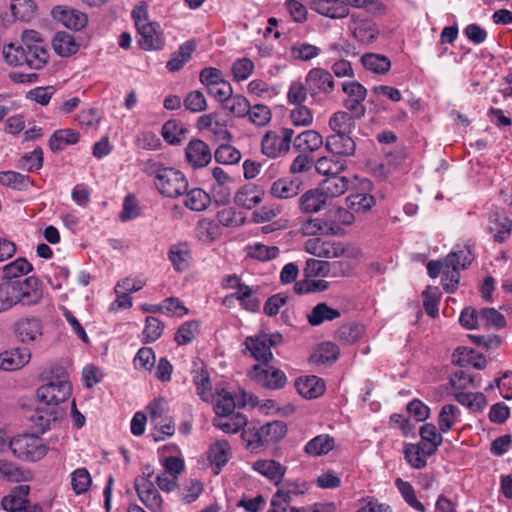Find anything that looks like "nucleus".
Listing matches in <instances>:
<instances>
[{"instance_id": "nucleus-18", "label": "nucleus", "mask_w": 512, "mask_h": 512, "mask_svg": "<svg viewBox=\"0 0 512 512\" xmlns=\"http://www.w3.org/2000/svg\"><path fill=\"white\" fill-rule=\"evenodd\" d=\"M294 131L290 129V143L293 148L303 154H309L317 150L322 144V136L314 130H305L293 138Z\"/></svg>"}, {"instance_id": "nucleus-32", "label": "nucleus", "mask_w": 512, "mask_h": 512, "mask_svg": "<svg viewBox=\"0 0 512 512\" xmlns=\"http://www.w3.org/2000/svg\"><path fill=\"white\" fill-rule=\"evenodd\" d=\"M347 168V161L340 157L324 156L317 160L315 169L319 174L328 177L339 175Z\"/></svg>"}, {"instance_id": "nucleus-27", "label": "nucleus", "mask_w": 512, "mask_h": 512, "mask_svg": "<svg viewBox=\"0 0 512 512\" xmlns=\"http://www.w3.org/2000/svg\"><path fill=\"white\" fill-rule=\"evenodd\" d=\"M312 9L318 14L332 19L345 18L349 14L347 5L340 0H314Z\"/></svg>"}, {"instance_id": "nucleus-16", "label": "nucleus", "mask_w": 512, "mask_h": 512, "mask_svg": "<svg viewBox=\"0 0 512 512\" xmlns=\"http://www.w3.org/2000/svg\"><path fill=\"white\" fill-rule=\"evenodd\" d=\"M248 403L253 406L256 404L252 396H249V401L246 400L245 392L242 393V398L236 401L235 398L231 395V393L222 389L221 391L217 392V398L214 404V411L217 416L229 417L231 414H233L237 406L243 407Z\"/></svg>"}, {"instance_id": "nucleus-22", "label": "nucleus", "mask_w": 512, "mask_h": 512, "mask_svg": "<svg viewBox=\"0 0 512 512\" xmlns=\"http://www.w3.org/2000/svg\"><path fill=\"white\" fill-rule=\"evenodd\" d=\"M294 385L297 392L306 399L318 398L326 389L324 380L316 375L299 377Z\"/></svg>"}, {"instance_id": "nucleus-9", "label": "nucleus", "mask_w": 512, "mask_h": 512, "mask_svg": "<svg viewBox=\"0 0 512 512\" xmlns=\"http://www.w3.org/2000/svg\"><path fill=\"white\" fill-rule=\"evenodd\" d=\"M248 376L257 385L267 389H278L286 383L284 372L260 364L254 365L249 370Z\"/></svg>"}, {"instance_id": "nucleus-12", "label": "nucleus", "mask_w": 512, "mask_h": 512, "mask_svg": "<svg viewBox=\"0 0 512 512\" xmlns=\"http://www.w3.org/2000/svg\"><path fill=\"white\" fill-rule=\"evenodd\" d=\"M140 38L138 44L146 51H158L165 46V36L159 23L149 22L137 30Z\"/></svg>"}, {"instance_id": "nucleus-6", "label": "nucleus", "mask_w": 512, "mask_h": 512, "mask_svg": "<svg viewBox=\"0 0 512 512\" xmlns=\"http://www.w3.org/2000/svg\"><path fill=\"white\" fill-rule=\"evenodd\" d=\"M71 391L72 386L69 380L49 381L38 388L37 397L43 405L57 408L60 403L70 397Z\"/></svg>"}, {"instance_id": "nucleus-28", "label": "nucleus", "mask_w": 512, "mask_h": 512, "mask_svg": "<svg viewBox=\"0 0 512 512\" xmlns=\"http://www.w3.org/2000/svg\"><path fill=\"white\" fill-rule=\"evenodd\" d=\"M354 114L346 111H337L329 118V128L332 134L351 135L356 126Z\"/></svg>"}, {"instance_id": "nucleus-46", "label": "nucleus", "mask_w": 512, "mask_h": 512, "mask_svg": "<svg viewBox=\"0 0 512 512\" xmlns=\"http://www.w3.org/2000/svg\"><path fill=\"white\" fill-rule=\"evenodd\" d=\"M253 467L276 484L280 482L285 473V467L274 460H258Z\"/></svg>"}, {"instance_id": "nucleus-3", "label": "nucleus", "mask_w": 512, "mask_h": 512, "mask_svg": "<svg viewBox=\"0 0 512 512\" xmlns=\"http://www.w3.org/2000/svg\"><path fill=\"white\" fill-rule=\"evenodd\" d=\"M154 183L159 193L169 198L179 197L188 190V181L184 174L171 167L158 168Z\"/></svg>"}, {"instance_id": "nucleus-4", "label": "nucleus", "mask_w": 512, "mask_h": 512, "mask_svg": "<svg viewBox=\"0 0 512 512\" xmlns=\"http://www.w3.org/2000/svg\"><path fill=\"white\" fill-rule=\"evenodd\" d=\"M305 250L319 258H359L361 251L354 247H344L340 242L326 241L318 237L305 242Z\"/></svg>"}, {"instance_id": "nucleus-31", "label": "nucleus", "mask_w": 512, "mask_h": 512, "mask_svg": "<svg viewBox=\"0 0 512 512\" xmlns=\"http://www.w3.org/2000/svg\"><path fill=\"white\" fill-rule=\"evenodd\" d=\"M419 435L421 438L419 444L427 448L426 454L434 455L443 442V437L437 431L436 426L432 423L422 425L419 429Z\"/></svg>"}, {"instance_id": "nucleus-60", "label": "nucleus", "mask_w": 512, "mask_h": 512, "mask_svg": "<svg viewBox=\"0 0 512 512\" xmlns=\"http://www.w3.org/2000/svg\"><path fill=\"white\" fill-rule=\"evenodd\" d=\"M214 157L218 163L233 165L241 160V153L230 144H222L215 150Z\"/></svg>"}, {"instance_id": "nucleus-39", "label": "nucleus", "mask_w": 512, "mask_h": 512, "mask_svg": "<svg viewBox=\"0 0 512 512\" xmlns=\"http://www.w3.org/2000/svg\"><path fill=\"white\" fill-rule=\"evenodd\" d=\"M340 311L327 305L325 302L318 303L308 314V322L312 326H318L326 321H333L339 318Z\"/></svg>"}, {"instance_id": "nucleus-63", "label": "nucleus", "mask_w": 512, "mask_h": 512, "mask_svg": "<svg viewBox=\"0 0 512 512\" xmlns=\"http://www.w3.org/2000/svg\"><path fill=\"white\" fill-rule=\"evenodd\" d=\"M43 165V150L40 147L35 148L30 153L23 155L18 161V167L26 169L29 172L39 170Z\"/></svg>"}, {"instance_id": "nucleus-1", "label": "nucleus", "mask_w": 512, "mask_h": 512, "mask_svg": "<svg viewBox=\"0 0 512 512\" xmlns=\"http://www.w3.org/2000/svg\"><path fill=\"white\" fill-rule=\"evenodd\" d=\"M5 61L14 66L27 65L31 69H42L48 62V44L35 30H25L21 45L9 44L3 48Z\"/></svg>"}, {"instance_id": "nucleus-44", "label": "nucleus", "mask_w": 512, "mask_h": 512, "mask_svg": "<svg viewBox=\"0 0 512 512\" xmlns=\"http://www.w3.org/2000/svg\"><path fill=\"white\" fill-rule=\"evenodd\" d=\"M427 448L422 444H406L403 450L404 457L409 465L415 469H422L427 465L426 454Z\"/></svg>"}, {"instance_id": "nucleus-25", "label": "nucleus", "mask_w": 512, "mask_h": 512, "mask_svg": "<svg viewBox=\"0 0 512 512\" xmlns=\"http://www.w3.org/2000/svg\"><path fill=\"white\" fill-rule=\"evenodd\" d=\"M31 358L27 348H16L0 353V369L14 371L26 365Z\"/></svg>"}, {"instance_id": "nucleus-8", "label": "nucleus", "mask_w": 512, "mask_h": 512, "mask_svg": "<svg viewBox=\"0 0 512 512\" xmlns=\"http://www.w3.org/2000/svg\"><path fill=\"white\" fill-rule=\"evenodd\" d=\"M342 90L347 95L343 101L345 109L358 119L364 117L366 108L363 102L367 97V89L357 81H347L342 84Z\"/></svg>"}, {"instance_id": "nucleus-47", "label": "nucleus", "mask_w": 512, "mask_h": 512, "mask_svg": "<svg viewBox=\"0 0 512 512\" xmlns=\"http://www.w3.org/2000/svg\"><path fill=\"white\" fill-rule=\"evenodd\" d=\"M364 333V327L356 323H348L340 326L336 331L335 339L344 344L351 345L357 342Z\"/></svg>"}, {"instance_id": "nucleus-42", "label": "nucleus", "mask_w": 512, "mask_h": 512, "mask_svg": "<svg viewBox=\"0 0 512 512\" xmlns=\"http://www.w3.org/2000/svg\"><path fill=\"white\" fill-rule=\"evenodd\" d=\"M52 44L55 52L62 57H68L79 50V44L74 36L67 32L56 33Z\"/></svg>"}, {"instance_id": "nucleus-24", "label": "nucleus", "mask_w": 512, "mask_h": 512, "mask_svg": "<svg viewBox=\"0 0 512 512\" xmlns=\"http://www.w3.org/2000/svg\"><path fill=\"white\" fill-rule=\"evenodd\" d=\"M59 415V409L54 407L45 406L40 403L33 414L30 416V420L32 422V426L35 429V432L43 434L49 428L51 422L57 420Z\"/></svg>"}, {"instance_id": "nucleus-23", "label": "nucleus", "mask_w": 512, "mask_h": 512, "mask_svg": "<svg viewBox=\"0 0 512 512\" xmlns=\"http://www.w3.org/2000/svg\"><path fill=\"white\" fill-rule=\"evenodd\" d=\"M306 83L313 91L328 94L334 90L333 76L323 68L311 69L306 76Z\"/></svg>"}, {"instance_id": "nucleus-56", "label": "nucleus", "mask_w": 512, "mask_h": 512, "mask_svg": "<svg viewBox=\"0 0 512 512\" xmlns=\"http://www.w3.org/2000/svg\"><path fill=\"white\" fill-rule=\"evenodd\" d=\"M223 109L229 111L235 117H245L249 112L250 103L242 95H231L222 105Z\"/></svg>"}, {"instance_id": "nucleus-61", "label": "nucleus", "mask_w": 512, "mask_h": 512, "mask_svg": "<svg viewBox=\"0 0 512 512\" xmlns=\"http://www.w3.org/2000/svg\"><path fill=\"white\" fill-rule=\"evenodd\" d=\"M279 249L276 246H266L261 243H255L247 247V255L250 258L259 261H268L278 256Z\"/></svg>"}, {"instance_id": "nucleus-15", "label": "nucleus", "mask_w": 512, "mask_h": 512, "mask_svg": "<svg viewBox=\"0 0 512 512\" xmlns=\"http://www.w3.org/2000/svg\"><path fill=\"white\" fill-rule=\"evenodd\" d=\"M14 331L21 342L32 343L41 339L43 325L37 317H25L14 324Z\"/></svg>"}, {"instance_id": "nucleus-20", "label": "nucleus", "mask_w": 512, "mask_h": 512, "mask_svg": "<svg viewBox=\"0 0 512 512\" xmlns=\"http://www.w3.org/2000/svg\"><path fill=\"white\" fill-rule=\"evenodd\" d=\"M325 147L335 156L350 157L355 154L356 143L351 135L330 134L326 137Z\"/></svg>"}, {"instance_id": "nucleus-10", "label": "nucleus", "mask_w": 512, "mask_h": 512, "mask_svg": "<svg viewBox=\"0 0 512 512\" xmlns=\"http://www.w3.org/2000/svg\"><path fill=\"white\" fill-rule=\"evenodd\" d=\"M15 290L14 296L16 303L31 306L40 302L42 299V290L39 287L37 278L28 277L20 280H11Z\"/></svg>"}, {"instance_id": "nucleus-59", "label": "nucleus", "mask_w": 512, "mask_h": 512, "mask_svg": "<svg viewBox=\"0 0 512 512\" xmlns=\"http://www.w3.org/2000/svg\"><path fill=\"white\" fill-rule=\"evenodd\" d=\"M480 323L488 328L502 329L506 325L505 317L494 308H483L479 311Z\"/></svg>"}, {"instance_id": "nucleus-26", "label": "nucleus", "mask_w": 512, "mask_h": 512, "mask_svg": "<svg viewBox=\"0 0 512 512\" xmlns=\"http://www.w3.org/2000/svg\"><path fill=\"white\" fill-rule=\"evenodd\" d=\"M264 196V191L255 184H246L242 186L234 196V202L236 205L245 208L252 209L258 205Z\"/></svg>"}, {"instance_id": "nucleus-43", "label": "nucleus", "mask_w": 512, "mask_h": 512, "mask_svg": "<svg viewBox=\"0 0 512 512\" xmlns=\"http://www.w3.org/2000/svg\"><path fill=\"white\" fill-rule=\"evenodd\" d=\"M326 197L318 187L309 190L300 197L299 206L303 212L313 213L319 211L326 204Z\"/></svg>"}, {"instance_id": "nucleus-2", "label": "nucleus", "mask_w": 512, "mask_h": 512, "mask_svg": "<svg viewBox=\"0 0 512 512\" xmlns=\"http://www.w3.org/2000/svg\"><path fill=\"white\" fill-rule=\"evenodd\" d=\"M9 448L20 460L36 462L45 457L48 447L34 434H23L9 441Z\"/></svg>"}, {"instance_id": "nucleus-54", "label": "nucleus", "mask_w": 512, "mask_h": 512, "mask_svg": "<svg viewBox=\"0 0 512 512\" xmlns=\"http://www.w3.org/2000/svg\"><path fill=\"white\" fill-rule=\"evenodd\" d=\"M92 484L90 472L86 468H78L71 473V487L75 494L86 493Z\"/></svg>"}, {"instance_id": "nucleus-21", "label": "nucleus", "mask_w": 512, "mask_h": 512, "mask_svg": "<svg viewBox=\"0 0 512 512\" xmlns=\"http://www.w3.org/2000/svg\"><path fill=\"white\" fill-rule=\"evenodd\" d=\"M282 135L268 131L262 139V152L270 158L277 157L282 151L288 150V129L283 128Z\"/></svg>"}, {"instance_id": "nucleus-52", "label": "nucleus", "mask_w": 512, "mask_h": 512, "mask_svg": "<svg viewBox=\"0 0 512 512\" xmlns=\"http://www.w3.org/2000/svg\"><path fill=\"white\" fill-rule=\"evenodd\" d=\"M186 133V129L183 127L180 121L178 120H169L163 126L161 130L162 137L164 140L171 144L176 145L179 144L184 134Z\"/></svg>"}, {"instance_id": "nucleus-45", "label": "nucleus", "mask_w": 512, "mask_h": 512, "mask_svg": "<svg viewBox=\"0 0 512 512\" xmlns=\"http://www.w3.org/2000/svg\"><path fill=\"white\" fill-rule=\"evenodd\" d=\"M247 424V418L241 414L236 413L231 417L217 416L213 419V425L228 434L238 433Z\"/></svg>"}, {"instance_id": "nucleus-53", "label": "nucleus", "mask_w": 512, "mask_h": 512, "mask_svg": "<svg viewBox=\"0 0 512 512\" xmlns=\"http://www.w3.org/2000/svg\"><path fill=\"white\" fill-rule=\"evenodd\" d=\"M32 270V265L24 258H18L3 269L2 280H20L21 276Z\"/></svg>"}, {"instance_id": "nucleus-38", "label": "nucleus", "mask_w": 512, "mask_h": 512, "mask_svg": "<svg viewBox=\"0 0 512 512\" xmlns=\"http://www.w3.org/2000/svg\"><path fill=\"white\" fill-rule=\"evenodd\" d=\"M33 475L29 470H23L16 464L0 460V478L9 482L30 481Z\"/></svg>"}, {"instance_id": "nucleus-13", "label": "nucleus", "mask_w": 512, "mask_h": 512, "mask_svg": "<svg viewBox=\"0 0 512 512\" xmlns=\"http://www.w3.org/2000/svg\"><path fill=\"white\" fill-rule=\"evenodd\" d=\"M488 231L495 242H506L512 232V220L503 209L491 211L488 218Z\"/></svg>"}, {"instance_id": "nucleus-17", "label": "nucleus", "mask_w": 512, "mask_h": 512, "mask_svg": "<svg viewBox=\"0 0 512 512\" xmlns=\"http://www.w3.org/2000/svg\"><path fill=\"white\" fill-rule=\"evenodd\" d=\"M54 19L72 30H81L88 24V16L76 9L64 6H56L52 10Z\"/></svg>"}, {"instance_id": "nucleus-37", "label": "nucleus", "mask_w": 512, "mask_h": 512, "mask_svg": "<svg viewBox=\"0 0 512 512\" xmlns=\"http://www.w3.org/2000/svg\"><path fill=\"white\" fill-rule=\"evenodd\" d=\"M335 440L328 434H320L310 441L304 447V451L310 456H322L333 450Z\"/></svg>"}, {"instance_id": "nucleus-48", "label": "nucleus", "mask_w": 512, "mask_h": 512, "mask_svg": "<svg viewBox=\"0 0 512 512\" xmlns=\"http://www.w3.org/2000/svg\"><path fill=\"white\" fill-rule=\"evenodd\" d=\"M184 205L192 211H203L210 204V196L200 188L185 192Z\"/></svg>"}, {"instance_id": "nucleus-51", "label": "nucleus", "mask_w": 512, "mask_h": 512, "mask_svg": "<svg viewBox=\"0 0 512 512\" xmlns=\"http://www.w3.org/2000/svg\"><path fill=\"white\" fill-rule=\"evenodd\" d=\"M36 4L33 0H12L10 9L15 19L29 21L36 13Z\"/></svg>"}, {"instance_id": "nucleus-11", "label": "nucleus", "mask_w": 512, "mask_h": 512, "mask_svg": "<svg viewBox=\"0 0 512 512\" xmlns=\"http://www.w3.org/2000/svg\"><path fill=\"white\" fill-rule=\"evenodd\" d=\"M134 486L140 501L148 510L151 512H162L163 499L151 480L136 478Z\"/></svg>"}, {"instance_id": "nucleus-34", "label": "nucleus", "mask_w": 512, "mask_h": 512, "mask_svg": "<svg viewBox=\"0 0 512 512\" xmlns=\"http://www.w3.org/2000/svg\"><path fill=\"white\" fill-rule=\"evenodd\" d=\"M360 61L366 70L378 75L388 73L391 68L390 59L378 53H365L361 56Z\"/></svg>"}, {"instance_id": "nucleus-50", "label": "nucleus", "mask_w": 512, "mask_h": 512, "mask_svg": "<svg viewBox=\"0 0 512 512\" xmlns=\"http://www.w3.org/2000/svg\"><path fill=\"white\" fill-rule=\"evenodd\" d=\"M0 184L15 190H24L30 184V178L27 175L16 171H1Z\"/></svg>"}, {"instance_id": "nucleus-40", "label": "nucleus", "mask_w": 512, "mask_h": 512, "mask_svg": "<svg viewBox=\"0 0 512 512\" xmlns=\"http://www.w3.org/2000/svg\"><path fill=\"white\" fill-rule=\"evenodd\" d=\"M231 457V447L229 443L224 440H217L209 447L208 458L210 462L221 469L227 464Z\"/></svg>"}, {"instance_id": "nucleus-33", "label": "nucleus", "mask_w": 512, "mask_h": 512, "mask_svg": "<svg viewBox=\"0 0 512 512\" xmlns=\"http://www.w3.org/2000/svg\"><path fill=\"white\" fill-rule=\"evenodd\" d=\"M168 258L176 271H185L190 266L191 252L186 243L172 245L168 251Z\"/></svg>"}, {"instance_id": "nucleus-55", "label": "nucleus", "mask_w": 512, "mask_h": 512, "mask_svg": "<svg viewBox=\"0 0 512 512\" xmlns=\"http://www.w3.org/2000/svg\"><path fill=\"white\" fill-rule=\"evenodd\" d=\"M196 235L200 241L204 243H211L220 235V229L216 222L203 219L197 224Z\"/></svg>"}, {"instance_id": "nucleus-58", "label": "nucleus", "mask_w": 512, "mask_h": 512, "mask_svg": "<svg viewBox=\"0 0 512 512\" xmlns=\"http://www.w3.org/2000/svg\"><path fill=\"white\" fill-rule=\"evenodd\" d=\"M448 265H456L461 269H466L474 260V254L469 245L450 252L446 258Z\"/></svg>"}, {"instance_id": "nucleus-5", "label": "nucleus", "mask_w": 512, "mask_h": 512, "mask_svg": "<svg viewBox=\"0 0 512 512\" xmlns=\"http://www.w3.org/2000/svg\"><path fill=\"white\" fill-rule=\"evenodd\" d=\"M282 335L260 333L255 336H249L245 339L246 350L250 352L251 357L257 361L267 363L272 358L271 347L282 342Z\"/></svg>"}, {"instance_id": "nucleus-41", "label": "nucleus", "mask_w": 512, "mask_h": 512, "mask_svg": "<svg viewBox=\"0 0 512 512\" xmlns=\"http://www.w3.org/2000/svg\"><path fill=\"white\" fill-rule=\"evenodd\" d=\"M79 137V133L72 129H59L50 137L49 147L53 152H59L68 145L76 144Z\"/></svg>"}, {"instance_id": "nucleus-7", "label": "nucleus", "mask_w": 512, "mask_h": 512, "mask_svg": "<svg viewBox=\"0 0 512 512\" xmlns=\"http://www.w3.org/2000/svg\"><path fill=\"white\" fill-rule=\"evenodd\" d=\"M303 231L309 235H332L343 236L345 235L344 226L338 221V218L330 210L322 218L310 219L303 225Z\"/></svg>"}, {"instance_id": "nucleus-35", "label": "nucleus", "mask_w": 512, "mask_h": 512, "mask_svg": "<svg viewBox=\"0 0 512 512\" xmlns=\"http://www.w3.org/2000/svg\"><path fill=\"white\" fill-rule=\"evenodd\" d=\"M349 185V180L345 176H332L325 178L319 185L320 190L326 199L334 198L344 194Z\"/></svg>"}, {"instance_id": "nucleus-14", "label": "nucleus", "mask_w": 512, "mask_h": 512, "mask_svg": "<svg viewBox=\"0 0 512 512\" xmlns=\"http://www.w3.org/2000/svg\"><path fill=\"white\" fill-rule=\"evenodd\" d=\"M185 159L192 168H203L211 162L210 147L201 139H192L185 148Z\"/></svg>"}, {"instance_id": "nucleus-57", "label": "nucleus", "mask_w": 512, "mask_h": 512, "mask_svg": "<svg viewBox=\"0 0 512 512\" xmlns=\"http://www.w3.org/2000/svg\"><path fill=\"white\" fill-rule=\"evenodd\" d=\"M395 485L409 506L420 512L425 511L424 505L418 501L415 490L409 482L404 481L401 478H397L395 480Z\"/></svg>"}, {"instance_id": "nucleus-49", "label": "nucleus", "mask_w": 512, "mask_h": 512, "mask_svg": "<svg viewBox=\"0 0 512 512\" xmlns=\"http://www.w3.org/2000/svg\"><path fill=\"white\" fill-rule=\"evenodd\" d=\"M460 416V410L457 406L453 404L444 405L438 416V425L439 429L442 433H447L450 431L454 424L458 421Z\"/></svg>"}, {"instance_id": "nucleus-36", "label": "nucleus", "mask_w": 512, "mask_h": 512, "mask_svg": "<svg viewBox=\"0 0 512 512\" xmlns=\"http://www.w3.org/2000/svg\"><path fill=\"white\" fill-rule=\"evenodd\" d=\"M339 354L340 351L336 344L324 342L311 354L309 360L312 364L316 365L330 364L338 359Z\"/></svg>"}, {"instance_id": "nucleus-30", "label": "nucleus", "mask_w": 512, "mask_h": 512, "mask_svg": "<svg viewBox=\"0 0 512 512\" xmlns=\"http://www.w3.org/2000/svg\"><path fill=\"white\" fill-rule=\"evenodd\" d=\"M287 432L286 424L282 421H273L263 425L256 433L257 442L265 445L275 443L282 439Z\"/></svg>"}, {"instance_id": "nucleus-64", "label": "nucleus", "mask_w": 512, "mask_h": 512, "mask_svg": "<svg viewBox=\"0 0 512 512\" xmlns=\"http://www.w3.org/2000/svg\"><path fill=\"white\" fill-rule=\"evenodd\" d=\"M164 324L158 318L148 316L145 320V327L143 330V342L151 343L159 339L163 333Z\"/></svg>"}, {"instance_id": "nucleus-29", "label": "nucleus", "mask_w": 512, "mask_h": 512, "mask_svg": "<svg viewBox=\"0 0 512 512\" xmlns=\"http://www.w3.org/2000/svg\"><path fill=\"white\" fill-rule=\"evenodd\" d=\"M197 43L195 40H188L181 44L168 60L166 67L170 72L180 71L183 66L190 60L192 53L196 50Z\"/></svg>"}, {"instance_id": "nucleus-62", "label": "nucleus", "mask_w": 512, "mask_h": 512, "mask_svg": "<svg viewBox=\"0 0 512 512\" xmlns=\"http://www.w3.org/2000/svg\"><path fill=\"white\" fill-rule=\"evenodd\" d=\"M379 31L377 26L369 21L360 22L354 29V37L364 44H370L375 41Z\"/></svg>"}, {"instance_id": "nucleus-19", "label": "nucleus", "mask_w": 512, "mask_h": 512, "mask_svg": "<svg viewBox=\"0 0 512 512\" xmlns=\"http://www.w3.org/2000/svg\"><path fill=\"white\" fill-rule=\"evenodd\" d=\"M30 487L28 485H18L14 487L10 494L3 497L1 505L7 512H20L21 506L28 500ZM29 512H43L42 507L30 508Z\"/></svg>"}]
</instances>
